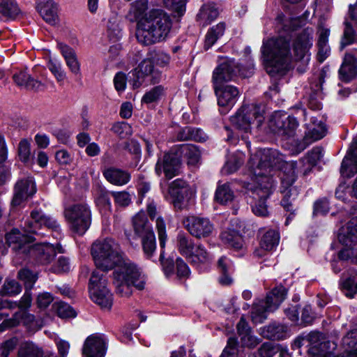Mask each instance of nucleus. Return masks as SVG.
Here are the masks:
<instances>
[{
	"label": "nucleus",
	"mask_w": 357,
	"mask_h": 357,
	"mask_svg": "<svg viewBox=\"0 0 357 357\" xmlns=\"http://www.w3.org/2000/svg\"><path fill=\"white\" fill-rule=\"evenodd\" d=\"M279 241V233L275 230L270 229L262 236L260 245L264 249L271 250L278 245Z\"/></svg>",
	"instance_id": "49"
},
{
	"label": "nucleus",
	"mask_w": 357,
	"mask_h": 357,
	"mask_svg": "<svg viewBox=\"0 0 357 357\" xmlns=\"http://www.w3.org/2000/svg\"><path fill=\"white\" fill-rule=\"evenodd\" d=\"M142 251L146 259H151L156 250V241L154 233L141 237Z\"/></svg>",
	"instance_id": "46"
},
{
	"label": "nucleus",
	"mask_w": 357,
	"mask_h": 357,
	"mask_svg": "<svg viewBox=\"0 0 357 357\" xmlns=\"http://www.w3.org/2000/svg\"><path fill=\"white\" fill-rule=\"evenodd\" d=\"M326 126L323 123L320 122L317 125H314V127L309 130L304 140L307 141L310 139H312V142L319 140L326 135Z\"/></svg>",
	"instance_id": "58"
},
{
	"label": "nucleus",
	"mask_w": 357,
	"mask_h": 357,
	"mask_svg": "<svg viewBox=\"0 0 357 357\" xmlns=\"http://www.w3.org/2000/svg\"><path fill=\"white\" fill-rule=\"evenodd\" d=\"M43 227H46L55 231H59L60 230V225L56 220L49 215H47L41 210L32 211L31 212L30 217L24 221V231L43 236L45 234L40 231V230Z\"/></svg>",
	"instance_id": "11"
},
{
	"label": "nucleus",
	"mask_w": 357,
	"mask_h": 357,
	"mask_svg": "<svg viewBox=\"0 0 357 357\" xmlns=\"http://www.w3.org/2000/svg\"><path fill=\"white\" fill-rule=\"evenodd\" d=\"M342 342L346 351H357V328L348 332Z\"/></svg>",
	"instance_id": "57"
},
{
	"label": "nucleus",
	"mask_w": 357,
	"mask_h": 357,
	"mask_svg": "<svg viewBox=\"0 0 357 357\" xmlns=\"http://www.w3.org/2000/svg\"><path fill=\"white\" fill-rule=\"evenodd\" d=\"M172 26L171 17L161 9H152L145 16L136 33L137 40L149 45L164 40Z\"/></svg>",
	"instance_id": "3"
},
{
	"label": "nucleus",
	"mask_w": 357,
	"mask_h": 357,
	"mask_svg": "<svg viewBox=\"0 0 357 357\" xmlns=\"http://www.w3.org/2000/svg\"><path fill=\"white\" fill-rule=\"evenodd\" d=\"M255 64L249 61L248 69L239 66L233 59L222 58L213 73L212 81L214 86L220 85L223 82L233 80L238 74L243 77H249L253 73Z\"/></svg>",
	"instance_id": "7"
},
{
	"label": "nucleus",
	"mask_w": 357,
	"mask_h": 357,
	"mask_svg": "<svg viewBox=\"0 0 357 357\" xmlns=\"http://www.w3.org/2000/svg\"><path fill=\"white\" fill-rule=\"evenodd\" d=\"M181 152L188 160L189 165L195 166L201 160V151L197 146L192 144H182L180 146Z\"/></svg>",
	"instance_id": "42"
},
{
	"label": "nucleus",
	"mask_w": 357,
	"mask_h": 357,
	"mask_svg": "<svg viewBox=\"0 0 357 357\" xmlns=\"http://www.w3.org/2000/svg\"><path fill=\"white\" fill-rule=\"evenodd\" d=\"M148 0H137L132 2L126 18L132 22L142 18L148 9Z\"/></svg>",
	"instance_id": "39"
},
{
	"label": "nucleus",
	"mask_w": 357,
	"mask_h": 357,
	"mask_svg": "<svg viewBox=\"0 0 357 357\" xmlns=\"http://www.w3.org/2000/svg\"><path fill=\"white\" fill-rule=\"evenodd\" d=\"M176 137L179 141L194 140L196 142H204L206 138L202 130L190 126L180 129Z\"/></svg>",
	"instance_id": "37"
},
{
	"label": "nucleus",
	"mask_w": 357,
	"mask_h": 357,
	"mask_svg": "<svg viewBox=\"0 0 357 357\" xmlns=\"http://www.w3.org/2000/svg\"><path fill=\"white\" fill-rule=\"evenodd\" d=\"M218 267L220 273L219 282L223 286H227L232 283L233 280L231 277L232 271V263L226 257H221L218 261Z\"/></svg>",
	"instance_id": "36"
},
{
	"label": "nucleus",
	"mask_w": 357,
	"mask_h": 357,
	"mask_svg": "<svg viewBox=\"0 0 357 357\" xmlns=\"http://www.w3.org/2000/svg\"><path fill=\"white\" fill-rule=\"evenodd\" d=\"M357 173V137H356L347 155L342 160L340 174L342 176L350 178Z\"/></svg>",
	"instance_id": "18"
},
{
	"label": "nucleus",
	"mask_w": 357,
	"mask_h": 357,
	"mask_svg": "<svg viewBox=\"0 0 357 357\" xmlns=\"http://www.w3.org/2000/svg\"><path fill=\"white\" fill-rule=\"evenodd\" d=\"M340 78L344 82H349L357 75V62L354 54H346L344 61L339 70Z\"/></svg>",
	"instance_id": "26"
},
{
	"label": "nucleus",
	"mask_w": 357,
	"mask_h": 357,
	"mask_svg": "<svg viewBox=\"0 0 357 357\" xmlns=\"http://www.w3.org/2000/svg\"><path fill=\"white\" fill-rule=\"evenodd\" d=\"M105 275L94 271L89 283V291L91 300L102 309L110 310L113 304V296L107 287Z\"/></svg>",
	"instance_id": "9"
},
{
	"label": "nucleus",
	"mask_w": 357,
	"mask_h": 357,
	"mask_svg": "<svg viewBox=\"0 0 357 357\" xmlns=\"http://www.w3.org/2000/svg\"><path fill=\"white\" fill-rule=\"evenodd\" d=\"M238 342L236 337H230L227 340V347L223 350L220 357H237Z\"/></svg>",
	"instance_id": "60"
},
{
	"label": "nucleus",
	"mask_w": 357,
	"mask_h": 357,
	"mask_svg": "<svg viewBox=\"0 0 357 357\" xmlns=\"http://www.w3.org/2000/svg\"><path fill=\"white\" fill-rule=\"evenodd\" d=\"M294 182L295 176L293 174L284 175L281 178V192L283 195L281 204L287 211L290 212V215L287 218L286 225L289 223L290 216L294 215L296 211L294 202L298 195V190L293 185Z\"/></svg>",
	"instance_id": "14"
},
{
	"label": "nucleus",
	"mask_w": 357,
	"mask_h": 357,
	"mask_svg": "<svg viewBox=\"0 0 357 357\" xmlns=\"http://www.w3.org/2000/svg\"><path fill=\"white\" fill-rule=\"evenodd\" d=\"M165 6L178 16H181L185 11V0H163Z\"/></svg>",
	"instance_id": "59"
},
{
	"label": "nucleus",
	"mask_w": 357,
	"mask_h": 357,
	"mask_svg": "<svg viewBox=\"0 0 357 357\" xmlns=\"http://www.w3.org/2000/svg\"><path fill=\"white\" fill-rule=\"evenodd\" d=\"M278 352V348L271 342L264 343L258 349L261 357H273Z\"/></svg>",
	"instance_id": "64"
},
{
	"label": "nucleus",
	"mask_w": 357,
	"mask_h": 357,
	"mask_svg": "<svg viewBox=\"0 0 357 357\" xmlns=\"http://www.w3.org/2000/svg\"><path fill=\"white\" fill-rule=\"evenodd\" d=\"M306 342L310 345L309 350L314 354L319 351V347L321 346L322 333L319 332H311L306 336Z\"/></svg>",
	"instance_id": "55"
},
{
	"label": "nucleus",
	"mask_w": 357,
	"mask_h": 357,
	"mask_svg": "<svg viewBox=\"0 0 357 357\" xmlns=\"http://www.w3.org/2000/svg\"><path fill=\"white\" fill-rule=\"evenodd\" d=\"M181 161L174 153H165L162 158H159L155 164V172L158 176L163 172L167 179H172L179 174Z\"/></svg>",
	"instance_id": "15"
},
{
	"label": "nucleus",
	"mask_w": 357,
	"mask_h": 357,
	"mask_svg": "<svg viewBox=\"0 0 357 357\" xmlns=\"http://www.w3.org/2000/svg\"><path fill=\"white\" fill-rule=\"evenodd\" d=\"M58 47L70 71L75 75H80V63L78 61L75 51L63 43H59Z\"/></svg>",
	"instance_id": "25"
},
{
	"label": "nucleus",
	"mask_w": 357,
	"mask_h": 357,
	"mask_svg": "<svg viewBox=\"0 0 357 357\" xmlns=\"http://www.w3.org/2000/svg\"><path fill=\"white\" fill-rule=\"evenodd\" d=\"M225 27V24L220 22L213 26L208 31L204 43V48L206 50L212 47L215 42L224 35Z\"/></svg>",
	"instance_id": "41"
},
{
	"label": "nucleus",
	"mask_w": 357,
	"mask_h": 357,
	"mask_svg": "<svg viewBox=\"0 0 357 357\" xmlns=\"http://www.w3.org/2000/svg\"><path fill=\"white\" fill-rule=\"evenodd\" d=\"M155 228L158 232L160 245L163 249L165 247L167 235L165 221L160 215L155 219Z\"/></svg>",
	"instance_id": "56"
},
{
	"label": "nucleus",
	"mask_w": 357,
	"mask_h": 357,
	"mask_svg": "<svg viewBox=\"0 0 357 357\" xmlns=\"http://www.w3.org/2000/svg\"><path fill=\"white\" fill-rule=\"evenodd\" d=\"M36 192V186L32 177L20 179L14 186V195L11 201L12 206H18Z\"/></svg>",
	"instance_id": "16"
},
{
	"label": "nucleus",
	"mask_w": 357,
	"mask_h": 357,
	"mask_svg": "<svg viewBox=\"0 0 357 357\" xmlns=\"http://www.w3.org/2000/svg\"><path fill=\"white\" fill-rule=\"evenodd\" d=\"M268 126L271 132L289 138L294 136L298 122L295 117L278 111L271 115Z\"/></svg>",
	"instance_id": "12"
},
{
	"label": "nucleus",
	"mask_w": 357,
	"mask_h": 357,
	"mask_svg": "<svg viewBox=\"0 0 357 357\" xmlns=\"http://www.w3.org/2000/svg\"><path fill=\"white\" fill-rule=\"evenodd\" d=\"M15 84L21 89L28 91H38L44 89L45 84L33 77L25 70H20L13 75Z\"/></svg>",
	"instance_id": "20"
},
{
	"label": "nucleus",
	"mask_w": 357,
	"mask_h": 357,
	"mask_svg": "<svg viewBox=\"0 0 357 357\" xmlns=\"http://www.w3.org/2000/svg\"><path fill=\"white\" fill-rule=\"evenodd\" d=\"M342 287L348 292L346 293L347 296L352 297L357 292V281L355 276H350L347 278L342 283Z\"/></svg>",
	"instance_id": "63"
},
{
	"label": "nucleus",
	"mask_w": 357,
	"mask_h": 357,
	"mask_svg": "<svg viewBox=\"0 0 357 357\" xmlns=\"http://www.w3.org/2000/svg\"><path fill=\"white\" fill-rule=\"evenodd\" d=\"M176 241L178 252L187 259L196 245L194 241L183 233H179L177 235Z\"/></svg>",
	"instance_id": "43"
},
{
	"label": "nucleus",
	"mask_w": 357,
	"mask_h": 357,
	"mask_svg": "<svg viewBox=\"0 0 357 357\" xmlns=\"http://www.w3.org/2000/svg\"><path fill=\"white\" fill-rule=\"evenodd\" d=\"M340 242L347 247L357 243V218H352L347 225V231L339 235Z\"/></svg>",
	"instance_id": "35"
},
{
	"label": "nucleus",
	"mask_w": 357,
	"mask_h": 357,
	"mask_svg": "<svg viewBox=\"0 0 357 357\" xmlns=\"http://www.w3.org/2000/svg\"><path fill=\"white\" fill-rule=\"evenodd\" d=\"M30 143L27 139H22L18 145V156L22 162H28L30 159Z\"/></svg>",
	"instance_id": "61"
},
{
	"label": "nucleus",
	"mask_w": 357,
	"mask_h": 357,
	"mask_svg": "<svg viewBox=\"0 0 357 357\" xmlns=\"http://www.w3.org/2000/svg\"><path fill=\"white\" fill-rule=\"evenodd\" d=\"M170 195L173 198L174 207L179 210L185 208L194 197V193L190 188H183L181 191L173 190L170 191Z\"/></svg>",
	"instance_id": "33"
},
{
	"label": "nucleus",
	"mask_w": 357,
	"mask_h": 357,
	"mask_svg": "<svg viewBox=\"0 0 357 357\" xmlns=\"http://www.w3.org/2000/svg\"><path fill=\"white\" fill-rule=\"evenodd\" d=\"M28 251L42 264L50 263L55 256L54 245L47 243H36Z\"/></svg>",
	"instance_id": "23"
},
{
	"label": "nucleus",
	"mask_w": 357,
	"mask_h": 357,
	"mask_svg": "<svg viewBox=\"0 0 357 357\" xmlns=\"http://www.w3.org/2000/svg\"><path fill=\"white\" fill-rule=\"evenodd\" d=\"M324 155L323 149L320 146L314 147L307 156L305 158L306 162L308 164V167L304 170V174H307L311 172V169L314 167L317 162L322 158Z\"/></svg>",
	"instance_id": "50"
},
{
	"label": "nucleus",
	"mask_w": 357,
	"mask_h": 357,
	"mask_svg": "<svg viewBox=\"0 0 357 357\" xmlns=\"http://www.w3.org/2000/svg\"><path fill=\"white\" fill-rule=\"evenodd\" d=\"M182 222L189 234L198 239L210 236L214 230L213 224L204 217L188 215L183 219Z\"/></svg>",
	"instance_id": "13"
},
{
	"label": "nucleus",
	"mask_w": 357,
	"mask_h": 357,
	"mask_svg": "<svg viewBox=\"0 0 357 357\" xmlns=\"http://www.w3.org/2000/svg\"><path fill=\"white\" fill-rule=\"evenodd\" d=\"M218 104L220 107L231 108L237 102L240 92L232 85L214 86Z\"/></svg>",
	"instance_id": "17"
},
{
	"label": "nucleus",
	"mask_w": 357,
	"mask_h": 357,
	"mask_svg": "<svg viewBox=\"0 0 357 357\" xmlns=\"http://www.w3.org/2000/svg\"><path fill=\"white\" fill-rule=\"evenodd\" d=\"M164 87L162 85L156 86L143 96L142 102L151 104L157 102L162 96H164Z\"/></svg>",
	"instance_id": "54"
},
{
	"label": "nucleus",
	"mask_w": 357,
	"mask_h": 357,
	"mask_svg": "<svg viewBox=\"0 0 357 357\" xmlns=\"http://www.w3.org/2000/svg\"><path fill=\"white\" fill-rule=\"evenodd\" d=\"M236 328L242 346L252 348L259 344L258 340L251 335V329L243 317L241 318Z\"/></svg>",
	"instance_id": "28"
},
{
	"label": "nucleus",
	"mask_w": 357,
	"mask_h": 357,
	"mask_svg": "<svg viewBox=\"0 0 357 357\" xmlns=\"http://www.w3.org/2000/svg\"><path fill=\"white\" fill-rule=\"evenodd\" d=\"M116 267L117 268L113 275L116 294L122 297H128L132 294L133 287L138 290L144 288V275L136 264L123 257L121 264Z\"/></svg>",
	"instance_id": "4"
},
{
	"label": "nucleus",
	"mask_w": 357,
	"mask_h": 357,
	"mask_svg": "<svg viewBox=\"0 0 357 357\" xmlns=\"http://www.w3.org/2000/svg\"><path fill=\"white\" fill-rule=\"evenodd\" d=\"M261 335L270 340H284L288 336L287 327L284 324L272 323L261 328Z\"/></svg>",
	"instance_id": "31"
},
{
	"label": "nucleus",
	"mask_w": 357,
	"mask_h": 357,
	"mask_svg": "<svg viewBox=\"0 0 357 357\" xmlns=\"http://www.w3.org/2000/svg\"><path fill=\"white\" fill-rule=\"evenodd\" d=\"M36 9L47 23L50 25L59 23L58 6L54 0H38Z\"/></svg>",
	"instance_id": "19"
},
{
	"label": "nucleus",
	"mask_w": 357,
	"mask_h": 357,
	"mask_svg": "<svg viewBox=\"0 0 357 357\" xmlns=\"http://www.w3.org/2000/svg\"><path fill=\"white\" fill-rule=\"evenodd\" d=\"M18 344V339L15 337L7 340L0 344V357H8Z\"/></svg>",
	"instance_id": "62"
},
{
	"label": "nucleus",
	"mask_w": 357,
	"mask_h": 357,
	"mask_svg": "<svg viewBox=\"0 0 357 357\" xmlns=\"http://www.w3.org/2000/svg\"><path fill=\"white\" fill-rule=\"evenodd\" d=\"M21 14V10L16 0H0V18L13 20Z\"/></svg>",
	"instance_id": "32"
},
{
	"label": "nucleus",
	"mask_w": 357,
	"mask_h": 357,
	"mask_svg": "<svg viewBox=\"0 0 357 357\" xmlns=\"http://www.w3.org/2000/svg\"><path fill=\"white\" fill-rule=\"evenodd\" d=\"M38 278L37 273L28 268H22L17 273V278L24 282L25 289L31 290Z\"/></svg>",
	"instance_id": "51"
},
{
	"label": "nucleus",
	"mask_w": 357,
	"mask_h": 357,
	"mask_svg": "<svg viewBox=\"0 0 357 357\" xmlns=\"http://www.w3.org/2000/svg\"><path fill=\"white\" fill-rule=\"evenodd\" d=\"M22 291V287L15 280H6L0 289V295L2 296H13L19 294Z\"/></svg>",
	"instance_id": "52"
},
{
	"label": "nucleus",
	"mask_w": 357,
	"mask_h": 357,
	"mask_svg": "<svg viewBox=\"0 0 357 357\" xmlns=\"http://www.w3.org/2000/svg\"><path fill=\"white\" fill-rule=\"evenodd\" d=\"M102 174L108 182L118 186L127 184L131 178L128 172L113 167L105 168Z\"/></svg>",
	"instance_id": "24"
},
{
	"label": "nucleus",
	"mask_w": 357,
	"mask_h": 357,
	"mask_svg": "<svg viewBox=\"0 0 357 357\" xmlns=\"http://www.w3.org/2000/svg\"><path fill=\"white\" fill-rule=\"evenodd\" d=\"M63 215L70 229L82 235L89 228L91 222V212L84 204L68 206L63 211Z\"/></svg>",
	"instance_id": "10"
},
{
	"label": "nucleus",
	"mask_w": 357,
	"mask_h": 357,
	"mask_svg": "<svg viewBox=\"0 0 357 357\" xmlns=\"http://www.w3.org/2000/svg\"><path fill=\"white\" fill-rule=\"evenodd\" d=\"M19 357H54L52 354H43L37 347L32 344H22L18 351Z\"/></svg>",
	"instance_id": "45"
},
{
	"label": "nucleus",
	"mask_w": 357,
	"mask_h": 357,
	"mask_svg": "<svg viewBox=\"0 0 357 357\" xmlns=\"http://www.w3.org/2000/svg\"><path fill=\"white\" fill-rule=\"evenodd\" d=\"M187 259L192 265L199 266L200 264L208 263L211 261V256L205 248L199 243L195 246V249Z\"/></svg>",
	"instance_id": "38"
},
{
	"label": "nucleus",
	"mask_w": 357,
	"mask_h": 357,
	"mask_svg": "<svg viewBox=\"0 0 357 357\" xmlns=\"http://www.w3.org/2000/svg\"><path fill=\"white\" fill-rule=\"evenodd\" d=\"M53 310L57 315L62 319L74 318L77 314L74 309L64 302H56L52 305Z\"/></svg>",
	"instance_id": "53"
},
{
	"label": "nucleus",
	"mask_w": 357,
	"mask_h": 357,
	"mask_svg": "<svg viewBox=\"0 0 357 357\" xmlns=\"http://www.w3.org/2000/svg\"><path fill=\"white\" fill-rule=\"evenodd\" d=\"M302 20L299 17L287 18L282 13L278 14L275 18V25L280 33H289L301 26Z\"/></svg>",
	"instance_id": "29"
},
{
	"label": "nucleus",
	"mask_w": 357,
	"mask_h": 357,
	"mask_svg": "<svg viewBox=\"0 0 357 357\" xmlns=\"http://www.w3.org/2000/svg\"><path fill=\"white\" fill-rule=\"evenodd\" d=\"M234 195L228 183L219 185L215 194V199L221 204H227L233 201Z\"/></svg>",
	"instance_id": "44"
},
{
	"label": "nucleus",
	"mask_w": 357,
	"mask_h": 357,
	"mask_svg": "<svg viewBox=\"0 0 357 357\" xmlns=\"http://www.w3.org/2000/svg\"><path fill=\"white\" fill-rule=\"evenodd\" d=\"M132 226L135 234L139 237L154 233L151 224L143 212L137 213L132 218Z\"/></svg>",
	"instance_id": "30"
},
{
	"label": "nucleus",
	"mask_w": 357,
	"mask_h": 357,
	"mask_svg": "<svg viewBox=\"0 0 357 357\" xmlns=\"http://www.w3.org/2000/svg\"><path fill=\"white\" fill-rule=\"evenodd\" d=\"M313 30L306 28L297 33L292 42L280 36L264 40L261 48L266 73L271 76L287 70L293 61L310 60L309 50L312 46Z\"/></svg>",
	"instance_id": "1"
},
{
	"label": "nucleus",
	"mask_w": 357,
	"mask_h": 357,
	"mask_svg": "<svg viewBox=\"0 0 357 357\" xmlns=\"http://www.w3.org/2000/svg\"><path fill=\"white\" fill-rule=\"evenodd\" d=\"M91 255L96 267L103 271L113 269L123 260L119 245L109 238L94 242L91 246Z\"/></svg>",
	"instance_id": "6"
},
{
	"label": "nucleus",
	"mask_w": 357,
	"mask_h": 357,
	"mask_svg": "<svg viewBox=\"0 0 357 357\" xmlns=\"http://www.w3.org/2000/svg\"><path fill=\"white\" fill-rule=\"evenodd\" d=\"M6 243L13 250L26 253L29 248L27 245L31 241V237L22 234L17 229H12L6 236Z\"/></svg>",
	"instance_id": "21"
},
{
	"label": "nucleus",
	"mask_w": 357,
	"mask_h": 357,
	"mask_svg": "<svg viewBox=\"0 0 357 357\" xmlns=\"http://www.w3.org/2000/svg\"><path fill=\"white\" fill-rule=\"evenodd\" d=\"M350 18L349 17V15H347V17L345 18L344 24V29L343 35L341 40V47L344 48V47L349 45L352 43H354L357 38V36L356 34V32L349 22Z\"/></svg>",
	"instance_id": "48"
},
{
	"label": "nucleus",
	"mask_w": 357,
	"mask_h": 357,
	"mask_svg": "<svg viewBox=\"0 0 357 357\" xmlns=\"http://www.w3.org/2000/svg\"><path fill=\"white\" fill-rule=\"evenodd\" d=\"M264 106L261 103L244 104L230 119L232 125L246 140L254 129L261 130L264 122Z\"/></svg>",
	"instance_id": "5"
},
{
	"label": "nucleus",
	"mask_w": 357,
	"mask_h": 357,
	"mask_svg": "<svg viewBox=\"0 0 357 357\" xmlns=\"http://www.w3.org/2000/svg\"><path fill=\"white\" fill-rule=\"evenodd\" d=\"M282 162V155L273 149H259L250 155L248 168L253 181L250 191L251 197L255 201L252 211L258 216L268 215L266 200L270 196L274 183L271 172Z\"/></svg>",
	"instance_id": "2"
},
{
	"label": "nucleus",
	"mask_w": 357,
	"mask_h": 357,
	"mask_svg": "<svg viewBox=\"0 0 357 357\" xmlns=\"http://www.w3.org/2000/svg\"><path fill=\"white\" fill-rule=\"evenodd\" d=\"M219 15V11L215 5L213 3L204 4L199 13L197 15V21L203 26H205L214 20H215Z\"/></svg>",
	"instance_id": "34"
},
{
	"label": "nucleus",
	"mask_w": 357,
	"mask_h": 357,
	"mask_svg": "<svg viewBox=\"0 0 357 357\" xmlns=\"http://www.w3.org/2000/svg\"><path fill=\"white\" fill-rule=\"evenodd\" d=\"M47 68L53 74L56 80L59 84L63 82L66 79L67 75L64 69L63 68L61 63L55 59H49L47 63Z\"/></svg>",
	"instance_id": "47"
},
{
	"label": "nucleus",
	"mask_w": 357,
	"mask_h": 357,
	"mask_svg": "<svg viewBox=\"0 0 357 357\" xmlns=\"http://www.w3.org/2000/svg\"><path fill=\"white\" fill-rule=\"evenodd\" d=\"M153 62L150 57L143 60L137 68L132 71L135 77L133 81V88H139L144 81V79L151 73L154 70Z\"/></svg>",
	"instance_id": "27"
},
{
	"label": "nucleus",
	"mask_w": 357,
	"mask_h": 357,
	"mask_svg": "<svg viewBox=\"0 0 357 357\" xmlns=\"http://www.w3.org/2000/svg\"><path fill=\"white\" fill-rule=\"evenodd\" d=\"M106 352L105 340L99 336L89 337L83 347L84 357H104Z\"/></svg>",
	"instance_id": "22"
},
{
	"label": "nucleus",
	"mask_w": 357,
	"mask_h": 357,
	"mask_svg": "<svg viewBox=\"0 0 357 357\" xmlns=\"http://www.w3.org/2000/svg\"><path fill=\"white\" fill-rule=\"evenodd\" d=\"M220 239L223 243L235 250H239L243 247V238L234 230L222 231L220 234Z\"/></svg>",
	"instance_id": "40"
},
{
	"label": "nucleus",
	"mask_w": 357,
	"mask_h": 357,
	"mask_svg": "<svg viewBox=\"0 0 357 357\" xmlns=\"http://www.w3.org/2000/svg\"><path fill=\"white\" fill-rule=\"evenodd\" d=\"M287 294L286 289L277 287L269 292L265 300H259L253 304L251 311V318L253 322L261 323L267 318V313L273 312L284 300Z\"/></svg>",
	"instance_id": "8"
}]
</instances>
